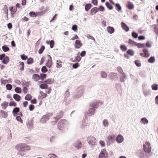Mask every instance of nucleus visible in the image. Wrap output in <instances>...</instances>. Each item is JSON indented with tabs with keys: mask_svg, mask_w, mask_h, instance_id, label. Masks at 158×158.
<instances>
[{
	"mask_svg": "<svg viewBox=\"0 0 158 158\" xmlns=\"http://www.w3.org/2000/svg\"><path fill=\"white\" fill-rule=\"evenodd\" d=\"M15 148L18 151V154L21 156H24L25 155V152L30 149V146L25 143L18 144L15 146Z\"/></svg>",
	"mask_w": 158,
	"mask_h": 158,
	"instance_id": "obj_1",
	"label": "nucleus"
},
{
	"mask_svg": "<svg viewBox=\"0 0 158 158\" xmlns=\"http://www.w3.org/2000/svg\"><path fill=\"white\" fill-rule=\"evenodd\" d=\"M102 104V102H94L90 104L91 108H90L87 112V115L89 116H91L94 114L95 110V108H97L98 107L99 104Z\"/></svg>",
	"mask_w": 158,
	"mask_h": 158,
	"instance_id": "obj_2",
	"label": "nucleus"
},
{
	"mask_svg": "<svg viewBox=\"0 0 158 158\" xmlns=\"http://www.w3.org/2000/svg\"><path fill=\"white\" fill-rule=\"evenodd\" d=\"M84 90L83 87L82 86L77 88L73 96V98L77 99L81 97L83 95Z\"/></svg>",
	"mask_w": 158,
	"mask_h": 158,
	"instance_id": "obj_3",
	"label": "nucleus"
},
{
	"mask_svg": "<svg viewBox=\"0 0 158 158\" xmlns=\"http://www.w3.org/2000/svg\"><path fill=\"white\" fill-rule=\"evenodd\" d=\"M67 125V121L65 119H61L58 123V128L59 130L63 132V130L66 127Z\"/></svg>",
	"mask_w": 158,
	"mask_h": 158,
	"instance_id": "obj_4",
	"label": "nucleus"
},
{
	"mask_svg": "<svg viewBox=\"0 0 158 158\" xmlns=\"http://www.w3.org/2000/svg\"><path fill=\"white\" fill-rule=\"evenodd\" d=\"M53 114L52 113H49L45 115H44L41 118L40 122L42 123H45L49 119Z\"/></svg>",
	"mask_w": 158,
	"mask_h": 158,
	"instance_id": "obj_5",
	"label": "nucleus"
},
{
	"mask_svg": "<svg viewBox=\"0 0 158 158\" xmlns=\"http://www.w3.org/2000/svg\"><path fill=\"white\" fill-rule=\"evenodd\" d=\"M145 143L146 145L144 144L143 145V150L145 152L149 153L151 150L150 143L147 141Z\"/></svg>",
	"mask_w": 158,
	"mask_h": 158,
	"instance_id": "obj_6",
	"label": "nucleus"
},
{
	"mask_svg": "<svg viewBox=\"0 0 158 158\" xmlns=\"http://www.w3.org/2000/svg\"><path fill=\"white\" fill-rule=\"evenodd\" d=\"M87 141L90 145H94L96 143V139L94 137L90 136L88 137Z\"/></svg>",
	"mask_w": 158,
	"mask_h": 158,
	"instance_id": "obj_7",
	"label": "nucleus"
},
{
	"mask_svg": "<svg viewBox=\"0 0 158 158\" xmlns=\"http://www.w3.org/2000/svg\"><path fill=\"white\" fill-rule=\"evenodd\" d=\"M107 152L105 149H103L101 151L99 155V158H107Z\"/></svg>",
	"mask_w": 158,
	"mask_h": 158,
	"instance_id": "obj_8",
	"label": "nucleus"
},
{
	"mask_svg": "<svg viewBox=\"0 0 158 158\" xmlns=\"http://www.w3.org/2000/svg\"><path fill=\"white\" fill-rule=\"evenodd\" d=\"M63 114V112L61 111H59L57 112L56 114V117L54 118L55 119H57L56 120L58 121L60 118L62 117Z\"/></svg>",
	"mask_w": 158,
	"mask_h": 158,
	"instance_id": "obj_9",
	"label": "nucleus"
},
{
	"mask_svg": "<svg viewBox=\"0 0 158 158\" xmlns=\"http://www.w3.org/2000/svg\"><path fill=\"white\" fill-rule=\"evenodd\" d=\"M75 44L74 47L77 49L80 48L82 46V44L80 40H76L75 42Z\"/></svg>",
	"mask_w": 158,
	"mask_h": 158,
	"instance_id": "obj_10",
	"label": "nucleus"
},
{
	"mask_svg": "<svg viewBox=\"0 0 158 158\" xmlns=\"http://www.w3.org/2000/svg\"><path fill=\"white\" fill-rule=\"evenodd\" d=\"M117 75V74L116 73H111L109 75V76L112 79L115 80H117L118 78Z\"/></svg>",
	"mask_w": 158,
	"mask_h": 158,
	"instance_id": "obj_11",
	"label": "nucleus"
},
{
	"mask_svg": "<svg viewBox=\"0 0 158 158\" xmlns=\"http://www.w3.org/2000/svg\"><path fill=\"white\" fill-rule=\"evenodd\" d=\"M33 122L32 119H30L27 122V127L29 129H32L33 127Z\"/></svg>",
	"mask_w": 158,
	"mask_h": 158,
	"instance_id": "obj_12",
	"label": "nucleus"
},
{
	"mask_svg": "<svg viewBox=\"0 0 158 158\" xmlns=\"http://www.w3.org/2000/svg\"><path fill=\"white\" fill-rule=\"evenodd\" d=\"M124 139L123 137L121 135H119L116 138V141L118 143L122 142Z\"/></svg>",
	"mask_w": 158,
	"mask_h": 158,
	"instance_id": "obj_13",
	"label": "nucleus"
},
{
	"mask_svg": "<svg viewBox=\"0 0 158 158\" xmlns=\"http://www.w3.org/2000/svg\"><path fill=\"white\" fill-rule=\"evenodd\" d=\"M121 24L122 28L126 31L127 32L129 31V28L126 23L122 22H121Z\"/></svg>",
	"mask_w": 158,
	"mask_h": 158,
	"instance_id": "obj_14",
	"label": "nucleus"
},
{
	"mask_svg": "<svg viewBox=\"0 0 158 158\" xmlns=\"http://www.w3.org/2000/svg\"><path fill=\"white\" fill-rule=\"evenodd\" d=\"M98 8L96 7L93 8L90 10V15H93L98 11Z\"/></svg>",
	"mask_w": 158,
	"mask_h": 158,
	"instance_id": "obj_15",
	"label": "nucleus"
},
{
	"mask_svg": "<svg viewBox=\"0 0 158 158\" xmlns=\"http://www.w3.org/2000/svg\"><path fill=\"white\" fill-rule=\"evenodd\" d=\"M20 109L19 107H15L13 110L12 113L14 116H17L18 114V113L19 112Z\"/></svg>",
	"mask_w": 158,
	"mask_h": 158,
	"instance_id": "obj_16",
	"label": "nucleus"
},
{
	"mask_svg": "<svg viewBox=\"0 0 158 158\" xmlns=\"http://www.w3.org/2000/svg\"><path fill=\"white\" fill-rule=\"evenodd\" d=\"M73 146L78 149L80 148L81 147V142L78 141L76 143L73 144Z\"/></svg>",
	"mask_w": 158,
	"mask_h": 158,
	"instance_id": "obj_17",
	"label": "nucleus"
},
{
	"mask_svg": "<svg viewBox=\"0 0 158 158\" xmlns=\"http://www.w3.org/2000/svg\"><path fill=\"white\" fill-rule=\"evenodd\" d=\"M122 75L120 76V81L124 82L125 81V80L127 79V76L124 73L121 74Z\"/></svg>",
	"mask_w": 158,
	"mask_h": 158,
	"instance_id": "obj_18",
	"label": "nucleus"
},
{
	"mask_svg": "<svg viewBox=\"0 0 158 158\" xmlns=\"http://www.w3.org/2000/svg\"><path fill=\"white\" fill-rule=\"evenodd\" d=\"M9 61L10 59L9 57L7 56H6V57L3 58L2 61V62L4 64H7L9 62Z\"/></svg>",
	"mask_w": 158,
	"mask_h": 158,
	"instance_id": "obj_19",
	"label": "nucleus"
},
{
	"mask_svg": "<svg viewBox=\"0 0 158 158\" xmlns=\"http://www.w3.org/2000/svg\"><path fill=\"white\" fill-rule=\"evenodd\" d=\"M127 6L130 10H131L134 7L133 4L130 1L128 2V4L127 5Z\"/></svg>",
	"mask_w": 158,
	"mask_h": 158,
	"instance_id": "obj_20",
	"label": "nucleus"
},
{
	"mask_svg": "<svg viewBox=\"0 0 158 158\" xmlns=\"http://www.w3.org/2000/svg\"><path fill=\"white\" fill-rule=\"evenodd\" d=\"M106 30L108 32L111 34L114 32V28L113 27L110 26H108L107 27Z\"/></svg>",
	"mask_w": 158,
	"mask_h": 158,
	"instance_id": "obj_21",
	"label": "nucleus"
},
{
	"mask_svg": "<svg viewBox=\"0 0 158 158\" xmlns=\"http://www.w3.org/2000/svg\"><path fill=\"white\" fill-rule=\"evenodd\" d=\"M13 97L14 99L17 102H19L21 99V97L17 94H14Z\"/></svg>",
	"mask_w": 158,
	"mask_h": 158,
	"instance_id": "obj_22",
	"label": "nucleus"
},
{
	"mask_svg": "<svg viewBox=\"0 0 158 158\" xmlns=\"http://www.w3.org/2000/svg\"><path fill=\"white\" fill-rule=\"evenodd\" d=\"M32 78L37 81L40 80V75L37 74H34L32 76Z\"/></svg>",
	"mask_w": 158,
	"mask_h": 158,
	"instance_id": "obj_23",
	"label": "nucleus"
},
{
	"mask_svg": "<svg viewBox=\"0 0 158 158\" xmlns=\"http://www.w3.org/2000/svg\"><path fill=\"white\" fill-rule=\"evenodd\" d=\"M139 158H148L147 155L143 152H141L139 154Z\"/></svg>",
	"mask_w": 158,
	"mask_h": 158,
	"instance_id": "obj_24",
	"label": "nucleus"
},
{
	"mask_svg": "<svg viewBox=\"0 0 158 158\" xmlns=\"http://www.w3.org/2000/svg\"><path fill=\"white\" fill-rule=\"evenodd\" d=\"M46 43L48 44H50V47L51 48H52L54 45V41L53 40H51V41H47Z\"/></svg>",
	"mask_w": 158,
	"mask_h": 158,
	"instance_id": "obj_25",
	"label": "nucleus"
},
{
	"mask_svg": "<svg viewBox=\"0 0 158 158\" xmlns=\"http://www.w3.org/2000/svg\"><path fill=\"white\" fill-rule=\"evenodd\" d=\"M115 136L114 135H111L108 137V140L110 142V143H112L114 141Z\"/></svg>",
	"mask_w": 158,
	"mask_h": 158,
	"instance_id": "obj_26",
	"label": "nucleus"
},
{
	"mask_svg": "<svg viewBox=\"0 0 158 158\" xmlns=\"http://www.w3.org/2000/svg\"><path fill=\"white\" fill-rule=\"evenodd\" d=\"M155 60V57L154 56L150 57L148 60V62L150 63H153Z\"/></svg>",
	"mask_w": 158,
	"mask_h": 158,
	"instance_id": "obj_27",
	"label": "nucleus"
},
{
	"mask_svg": "<svg viewBox=\"0 0 158 158\" xmlns=\"http://www.w3.org/2000/svg\"><path fill=\"white\" fill-rule=\"evenodd\" d=\"M2 49L4 52H6L10 50V48L6 45H4L2 47Z\"/></svg>",
	"mask_w": 158,
	"mask_h": 158,
	"instance_id": "obj_28",
	"label": "nucleus"
},
{
	"mask_svg": "<svg viewBox=\"0 0 158 158\" xmlns=\"http://www.w3.org/2000/svg\"><path fill=\"white\" fill-rule=\"evenodd\" d=\"M114 5L116 7V10L118 12L122 10V7L119 3H116L114 4Z\"/></svg>",
	"mask_w": 158,
	"mask_h": 158,
	"instance_id": "obj_29",
	"label": "nucleus"
},
{
	"mask_svg": "<svg viewBox=\"0 0 158 158\" xmlns=\"http://www.w3.org/2000/svg\"><path fill=\"white\" fill-rule=\"evenodd\" d=\"M105 5L107 8L109 10L112 9L113 8V6L108 2H106Z\"/></svg>",
	"mask_w": 158,
	"mask_h": 158,
	"instance_id": "obj_30",
	"label": "nucleus"
},
{
	"mask_svg": "<svg viewBox=\"0 0 158 158\" xmlns=\"http://www.w3.org/2000/svg\"><path fill=\"white\" fill-rule=\"evenodd\" d=\"M92 5L90 3H88L85 6V10L86 11H88L91 7Z\"/></svg>",
	"mask_w": 158,
	"mask_h": 158,
	"instance_id": "obj_31",
	"label": "nucleus"
},
{
	"mask_svg": "<svg viewBox=\"0 0 158 158\" xmlns=\"http://www.w3.org/2000/svg\"><path fill=\"white\" fill-rule=\"evenodd\" d=\"M140 122L142 123L143 124H147L148 122V120L145 117L142 118L140 121Z\"/></svg>",
	"mask_w": 158,
	"mask_h": 158,
	"instance_id": "obj_32",
	"label": "nucleus"
},
{
	"mask_svg": "<svg viewBox=\"0 0 158 158\" xmlns=\"http://www.w3.org/2000/svg\"><path fill=\"white\" fill-rule=\"evenodd\" d=\"M151 90L149 89H144L143 90V93L145 96H147L150 94Z\"/></svg>",
	"mask_w": 158,
	"mask_h": 158,
	"instance_id": "obj_33",
	"label": "nucleus"
},
{
	"mask_svg": "<svg viewBox=\"0 0 158 158\" xmlns=\"http://www.w3.org/2000/svg\"><path fill=\"white\" fill-rule=\"evenodd\" d=\"M0 113H1L3 115L2 116L3 118H6L8 116L7 113L4 110H0Z\"/></svg>",
	"mask_w": 158,
	"mask_h": 158,
	"instance_id": "obj_34",
	"label": "nucleus"
},
{
	"mask_svg": "<svg viewBox=\"0 0 158 158\" xmlns=\"http://www.w3.org/2000/svg\"><path fill=\"white\" fill-rule=\"evenodd\" d=\"M40 87L42 89H46L48 88V85L46 83H44L40 84Z\"/></svg>",
	"mask_w": 158,
	"mask_h": 158,
	"instance_id": "obj_35",
	"label": "nucleus"
},
{
	"mask_svg": "<svg viewBox=\"0 0 158 158\" xmlns=\"http://www.w3.org/2000/svg\"><path fill=\"white\" fill-rule=\"evenodd\" d=\"M128 43L132 46L134 45V46H136V45H137V43L133 41L131 39H129L128 40Z\"/></svg>",
	"mask_w": 158,
	"mask_h": 158,
	"instance_id": "obj_36",
	"label": "nucleus"
},
{
	"mask_svg": "<svg viewBox=\"0 0 158 158\" xmlns=\"http://www.w3.org/2000/svg\"><path fill=\"white\" fill-rule=\"evenodd\" d=\"M47 77V75L46 74L44 73H41L40 75V79H41L42 80H43L45 79Z\"/></svg>",
	"mask_w": 158,
	"mask_h": 158,
	"instance_id": "obj_37",
	"label": "nucleus"
},
{
	"mask_svg": "<svg viewBox=\"0 0 158 158\" xmlns=\"http://www.w3.org/2000/svg\"><path fill=\"white\" fill-rule=\"evenodd\" d=\"M19 69L21 71H23L24 69V63L23 62H21L20 64L19 65Z\"/></svg>",
	"mask_w": 158,
	"mask_h": 158,
	"instance_id": "obj_38",
	"label": "nucleus"
},
{
	"mask_svg": "<svg viewBox=\"0 0 158 158\" xmlns=\"http://www.w3.org/2000/svg\"><path fill=\"white\" fill-rule=\"evenodd\" d=\"M45 82L46 84H52L53 82V80L52 78H49L46 80Z\"/></svg>",
	"mask_w": 158,
	"mask_h": 158,
	"instance_id": "obj_39",
	"label": "nucleus"
},
{
	"mask_svg": "<svg viewBox=\"0 0 158 158\" xmlns=\"http://www.w3.org/2000/svg\"><path fill=\"white\" fill-rule=\"evenodd\" d=\"M127 52L128 55L131 56H133L134 54V52L131 49H128Z\"/></svg>",
	"mask_w": 158,
	"mask_h": 158,
	"instance_id": "obj_40",
	"label": "nucleus"
},
{
	"mask_svg": "<svg viewBox=\"0 0 158 158\" xmlns=\"http://www.w3.org/2000/svg\"><path fill=\"white\" fill-rule=\"evenodd\" d=\"M151 87L153 90H157L158 89V85L157 84H154L151 86Z\"/></svg>",
	"mask_w": 158,
	"mask_h": 158,
	"instance_id": "obj_41",
	"label": "nucleus"
},
{
	"mask_svg": "<svg viewBox=\"0 0 158 158\" xmlns=\"http://www.w3.org/2000/svg\"><path fill=\"white\" fill-rule=\"evenodd\" d=\"M136 46L138 48H144L145 47V44L144 43H137V44Z\"/></svg>",
	"mask_w": 158,
	"mask_h": 158,
	"instance_id": "obj_42",
	"label": "nucleus"
},
{
	"mask_svg": "<svg viewBox=\"0 0 158 158\" xmlns=\"http://www.w3.org/2000/svg\"><path fill=\"white\" fill-rule=\"evenodd\" d=\"M120 48L123 51H125L127 49V47L125 45L122 44L120 45Z\"/></svg>",
	"mask_w": 158,
	"mask_h": 158,
	"instance_id": "obj_43",
	"label": "nucleus"
},
{
	"mask_svg": "<svg viewBox=\"0 0 158 158\" xmlns=\"http://www.w3.org/2000/svg\"><path fill=\"white\" fill-rule=\"evenodd\" d=\"M52 64V63L50 60L48 59L47 60V63H46V65L48 67H51Z\"/></svg>",
	"mask_w": 158,
	"mask_h": 158,
	"instance_id": "obj_44",
	"label": "nucleus"
},
{
	"mask_svg": "<svg viewBox=\"0 0 158 158\" xmlns=\"http://www.w3.org/2000/svg\"><path fill=\"white\" fill-rule=\"evenodd\" d=\"M15 91L17 93L20 94L21 93L22 89L20 87H16L15 88Z\"/></svg>",
	"mask_w": 158,
	"mask_h": 158,
	"instance_id": "obj_45",
	"label": "nucleus"
},
{
	"mask_svg": "<svg viewBox=\"0 0 158 158\" xmlns=\"http://www.w3.org/2000/svg\"><path fill=\"white\" fill-rule=\"evenodd\" d=\"M45 46L44 45H42L41 47L40 48V49L39 50V53L40 54H42L44 50L45 49Z\"/></svg>",
	"mask_w": 158,
	"mask_h": 158,
	"instance_id": "obj_46",
	"label": "nucleus"
},
{
	"mask_svg": "<svg viewBox=\"0 0 158 158\" xmlns=\"http://www.w3.org/2000/svg\"><path fill=\"white\" fill-rule=\"evenodd\" d=\"M33 62V59L31 57H30L27 59V63L28 64H31Z\"/></svg>",
	"mask_w": 158,
	"mask_h": 158,
	"instance_id": "obj_47",
	"label": "nucleus"
},
{
	"mask_svg": "<svg viewBox=\"0 0 158 158\" xmlns=\"http://www.w3.org/2000/svg\"><path fill=\"white\" fill-rule=\"evenodd\" d=\"M135 64L137 67H140L141 65V63L140 61L138 60H136L135 61Z\"/></svg>",
	"mask_w": 158,
	"mask_h": 158,
	"instance_id": "obj_48",
	"label": "nucleus"
},
{
	"mask_svg": "<svg viewBox=\"0 0 158 158\" xmlns=\"http://www.w3.org/2000/svg\"><path fill=\"white\" fill-rule=\"evenodd\" d=\"M108 122L106 119H104L103 121V124L105 127H108Z\"/></svg>",
	"mask_w": 158,
	"mask_h": 158,
	"instance_id": "obj_49",
	"label": "nucleus"
},
{
	"mask_svg": "<svg viewBox=\"0 0 158 158\" xmlns=\"http://www.w3.org/2000/svg\"><path fill=\"white\" fill-rule=\"evenodd\" d=\"M131 35L135 39L137 38L138 37V34L134 31L132 32Z\"/></svg>",
	"mask_w": 158,
	"mask_h": 158,
	"instance_id": "obj_50",
	"label": "nucleus"
},
{
	"mask_svg": "<svg viewBox=\"0 0 158 158\" xmlns=\"http://www.w3.org/2000/svg\"><path fill=\"white\" fill-rule=\"evenodd\" d=\"M41 72L44 73L47 72L48 70L46 66H44L42 67L41 69Z\"/></svg>",
	"mask_w": 158,
	"mask_h": 158,
	"instance_id": "obj_51",
	"label": "nucleus"
},
{
	"mask_svg": "<svg viewBox=\"0 0 158 158\" xmlns=\"http://www.w3.org/2000/svg\"><path fill=\"white\" fill-rule=\"evenodd\" d=\"M101 76L103 78H106L107 77V74L104 71H102L100 73Z\"/></svg>",
	"mask_w": 158,
	"mask_h": 158,
	"instance_id": "obj_52",
	"label": "nucleus"
},
{
	"mask_svg": "<svg viewBox=\"0 0 158 158\" xmlns=\"http://www.w3.org/2000/svg\"><path fill=\"white\" fill-rule=\"evenodd\" d=\"M25 99L26 100L30 101L31 99V95H29V94H27L25 97Z\"/></svg>",
	"mask_w": 158,
	"mask_h": 158,
	"instance_id": "obj_53",
	"label": "nucleus"
},
{
	"mask_svg": "<svg viewBox=\"0 0 158 158\" xmlns=\"http://www.w3.org/2000/svg\"><path fill=\"white\" fill-rule=\"evenodd\" d=\"M29 15L30 16L33 17H35L37 16L36 13L34 12L33 11H31L29 13Z\"/></svg>",
	"mask_w": 158,
	"mask_h": 158,
	"instance_id": "obj_54",
	"label": "nucleus"
},
{
	"mask_svg": "<svg viewBox=\"0 0 158 158\" xmlns=\"http://www.w3.org/2000/svg\"><path fill=\"white\" fill-rule=\"evenodd\" d=\"M1 82L3 84H5L6 83H9L8 80H3L2 78H1L0 80Z\"/></svg>",
	"mask_w": 158,
	"mask_h": 158,
	"instance_id": "obj_55",
	"label": "nucleus"
},
{
	"mask_svg": "<svg viewBox=\"0 0 158 158\" xmlns=\"http://www.w3.org/2000/svg\"><path fill=\"white\" fill-rule=\"evenodd\" d=\"M6 89L8 90H10L12 89V85L9 84H7L6 85Z\"/></svg>",
	"mask_w": 158,
	"mask_h": 158,
	"instance_id": "obj_56",
	"label": "nucleus"
},
{
	"mask_svg": "<svg viewBox=\"0 0 158 158\" xmlns=\"http://www.w3.org/2000/svg\"><path fill=\"white\" fill-rule=\"evenodd\" d=\"M140 55L141 56L144 57L145 58H148L150 56V54H144L143 53H140Z\"/></svg>",
	"mask_w": 158,
	"mask_h": 158,
	"instance_id": "obj_57",
	"label": "nucleus"
},
{
	"mask_svg": "<svg viewBox=\"0 0 158 158\" xmlns=\"http://www.w3.org/2000/svg\"><path fill=\"white\" fill-rule=\"evenodd\" d=\"M98 8V11L99 10L103 12L105 10V8L102 5L99 6Z\"/></svg>",
	"mask_w": 158,
	"mask_h": 158,
	"instance_id": "obj_58",
	"label": "nucleus"
},
{
	"mask_svg": "<svg viewBox=\"0 0 158 158\" xmlns=\"http://www.w3.org/2000/svg\"><path fill=\"white\" fill-rule=\"evenodd\" d=\"M72 30L74 31H76L77 30V25H73L72 27Z\"/></svg>",
	"mask_w": 158,
	"mask_h": 158,
	"instance_id": "obj_59",
	"label": "nucleus"
},
{
	"mask_svg": "<svg viewBox=\"0 0 158 158\" xmlns=\"http://www.w3.org/2000/svg\"><path fill=\"white\" fill-rule=\"evenodd\" d=\"M20 57L23 60H25L27 59V56L24 54L21 55Z\"/></svg>",
	"mask_w": 158,
	"mask_h": 158,
	"instance_id": "obj_60",
	"label": "nucleus"
},
{
	"mask_svg": "<svg viewBox=\"0 0 158 158\" xmlns=\"http://www.w3.org/2000/svg\"><path fill=\"white\" fill-rule=\"evenodd\" d=\"M79 66V64L78 63H76L75 64H73L72 65V67L74 69H76Z\"/></svg>",
	"mask_w": 158,
	"mask_h": 158,
	"instance_id": "obj_61",
	"label": "nucleus"
},
{
	"mask_svg": "<svg viewBox=\"0 0 158 158\" xmlns=\"http://www.w3.org/2000/svg\"><path fill=\"white\" fill-rule=\"evenodd\" d=\"M17 105L16 103L14 101H11L9 103V106H15Z\"/></svg>",
	"mask_w": 158,
	"mask_h": 158,
	"instance_id": "obj_62",
	"label": "nucleus"
},
{
	"mask_svg": "<svg viewBox=\"0 0 158 158\" xmlns=\"http://www.w3.org/2000/svg\"><path fill=\"white\" fill-rule=\"evenodd\" d=\"M121 86V85L119 84H116L115 85V87L116 88L117 90H118L119 89H120Z\"/></svg>",
	"mask_w": 158,
	"mask_h": 158,
	"instance_id": "obj_63",
	"label": "nucleus"
},
{
	"mask_svg": "<svg viewBox=\"0 0 158 158\" xmlns=\"http://www.w3.org/2000/svg\"><path fill=\"white\" fill-rule=\"evenodd\" d=\"M117 70L118 72L121 73V74H122L123 73H124L123 70L121 68V67H117Z\"/></svg>",
	"mask_w": 158,
	"mask_h": 158,
	"instance_id": "obj_64",
	"label": "nucleus"
}]
</instances>
